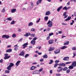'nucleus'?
<instances>
[{"mask_svg":"<svg viewBox=\"0 0 76 76\" xmlns=\"http://www.w3.org/2000/svg\"><path fill=\"white\" fill-rule=\"evenodd\" d=\"M15 21L14 20H13L12 21V22L10 23L11 24V25H13V24H15Z\"/></svg>","mask_w":76,"mask_h":76,"instance_id":"35","label":"nucleus"},{"mask_svg":"<svg viewBox=\"0 0 76 76\" xmlns=\"http://www.w3.org/2000/svg\"><path fill=\"white\" fill-rule=\"evenodd\" d=\"M43 58H48V56H47V55L45 54L43 55Z\"/></svg>","mask_w":76,"mask_h":76,"instance_id":"21","label":"nucleus"},{"mask_svg":"<svg viewBox=\"0 0 76 76\" xmlns=\"http://www.w3.org/2000/svg\"><path fill=\"white\" fill-rule=\"evenodd\" d=\"M59 62H60V61L58 60H56L55 61V63H59Z\"/></svg>","mask_w":76,"mask_h":76,"instance_id":"48","label":"nucleus"},{"mask_svg":"<svg viewBox=\"0 0 76 76\" xmlns=\"http://www.w3.org/2000/svg\"><path fill=\"white\" fill-rule=\"evenodd\" d=\"M63 60L64 61H68L69 60V57H65L63 59Z\"/></svg>","mask_w":76,"mask_h":76,"instance_id":"7","label":"nucleus"},{"mask_svg":"<svg viewBox=\"0 0 76 76\" xmlns=\"http://www.w3.org/2000/svg\"><path fill=\"white\" fill-rule=\"evenodd\" d=\"M70 69H69L66 70V73H70Z\"/></svg>","mask_w":76,"mask_h":76,"instance_id":"40","label":"nucleus"},{"mask_svg":"<svg viewBox=\"0 0 76 76\" xmlns=\"http://www.w3.org/2000/svg\"><path fill=\"white\" fill-rule=\"evenodd\" d=\"M10 57V56H5L4 57V59L5 60H7V59H8Z\"/></svg>","mask_w":76,"mask_h":76,"instance_id":"19","label":"nucleus"},{"mask_svg":"<svg viewBox=\"0 0 76 76\" xmlns=\"http://www.w3.org/2000/svg\"><path fill=\"white\" fill-rule=\"evenodd\" d=\"M16 9H13L11 10V12L12 13H15L16 12Z\"/></svg>","mask_w":76,"mask_h":76,"instance_id":"20","label":"nucleus"},{"mask_svg":"<svg viewBox=\"0 0 76 76\" xmlns=\"http://www.w3.org/2000/svg\"><path fill=\"white\" fill-rule=\"evenodd\" d=\"M36 31V29L34 28H32L31 30V31H32V32H35Z\"/></svg>","mask_w":76,"mask_h":76,"instance_id":"29","label":"nucleus"},{"mask_svg":"<svg viewBox=\"0 0 76 76\" xmlns=\"http://www.w3.org/2000/svg\"><path fill=\"white\" fill-rule=\"evenodd\" d=\"M24 36H25L26 37H28V36H29V34H28V33H26V34L24 35Z\"/></svg>","mask_w":76,"mask_h":76,"instance_id":"44","label":"nucleus"},{"mask_svg":"<svg viewBox=\"0 0 76 76\" xmlns=\"http://www.w3.org/2000/svg\"><path fill=\"white\" fill-rule=\"evenodd\" d=\"M12 51V50L11 49L7 50L6 51V53H11Z\"/></svg>","mask_w":76,"mask_h":76,"instance_id":"12","label":"nucleus"},{"mask_svg":"<svg viewBox=\"0 0 76 76\" xmlns=\"http://www.w3.org/2000/svg\"><path fill=\"white\" fill-rule=\"evenodd\" d=\"M18 32H21V29H20V28H19L18 29Z\"/></svg>","mask_w":76,"mask_h":76,"instance_id":"63","label":"nucleus"},{"mask_svg":"<svg viewBox=\"0 0 76 76\" xmlns=\"http://www.w3.org/2000/svg\"><path fill=\"white\" fill-rule=\"evenodd\" d=\"M58 64H55L54 66V67H56L57 66H58Z\"/></svg>","mask_w":76,"mask_h":76,"instance_id":"45","label":"nucleus"},{"mask_svg":"<svg viewBox=\"0 0 76 76\" xmlns=\"http://www.w3.org/2000/svg\"><path fill=\"white\" fill-rule=\"evenodd\" d=\"M40 20H41V19L39 18V19L36 21V23H38L39 21H40Z\"/></svg>","mask_w":76,"mask_h":76,"instance_id":"51","label":"nucleus"},{"mask_svg":"<svg viewBox=\"0 0 76 76\" xmlns=\"http://www.w3.org/2000/svg\"><path fill=\"white\" fill-rule=\"evenodd\" d=\"M42 0H39L37 2V4H39V3H41Z\"/></svg>","mask_w":76,"mask_h":76,"instance_id":"23","label":"nucleus"},{"mask_svg":"<svg viewBox=\"0 0 76 76\" xmlns=\"http://www.w3.org/2000/svg\"><path fill=\"white\" fill-rule=\"evenodd\" d=\"M43 61H44V59L43 58H42L40 60V62H42Z\"/></svg>","mask_w":76,"mask_h":76,"instance_id":"52","label":"nucleus"},{"mask_svg":"<svg viewBox=\"0 0 76 76\" xmlns=\"http://www.w3.org/2000/svg\"><path fill=\"white\" fill-rule=\"evenodd\" d=\"M71 7H68L67 8L66 7V11H67V10H69V9H70Z\"/></svg>","mask_w":76,"mask_h":76,"instance_id":"53","label":"nucleus"},{"mask_svg":"<svg viewBox=\"0 0 76 76\" xmlns=\"http://www.w3.org/2000/svg\"><path fill=\"white\" fill-rule=\"evenodd\" d=\"M5 9H6V7H4L3 9L2 10L1 12H2V13H4V12H5Z\"/></svg>","mask_w":76,"mask_h":76,"instance_id":"34","label":"nucleus"},{"mask_svg":"<svg viewBox=\"0 0 76 76\" xmlns=\"http://www.w3.org/2000/svg\"><path fill=\"white\" fill-rule=\"evenodd\" d=\"M66 7L65 6L62 9L63 10H65L66 11Z\"/></svg>","mask_w":76,"mask_h":76,"instance_id":"50","label":"nucleus"},{"mask_svg":"<svg viewBox=\"0 0 76 76\" xmlns=\"http://www.w3.org/2000/svg\"><path fill=\"white\" fill-rule=\"evenodd\" d=\"M12 38H15V37H16V35L15 34H12Z\"/></svg>","mask_w":76,"mask_h":76,"instance_id":"36","label":"nucleus"},{"mask_svg":"<svg viewBox=\"0 0 76 76\" xmlns=\"http://www.w3.org/2000/svg\"><path fill=\"white\" fill-rule=\"evenodd\" d=\"M54 35V34L53 33H50L49 34V36H51V35Z\"/></svg>","mask_w":76,"mask_h":76,"instance_id":"46","label":"nucleus"},{"mask_svg":"<svg viewBox=\"0 0 76 76\" xmlns=\"http://www.w3.org/2000/svg\"><path fill=\"white\" fill-rule=\"evenodd\" d=\"M72 66H73L74 67H76V61H75L72 63Z\"/></svg>","mask_w":76,"mask_h":76,"instance_id":"14","label":"nucleus"},{"mask_svg":"<svg viewBox=\"0 0 76 76\" xmlns=\"http://www.w3.org/2000/svg\"><path fill=\"white\" fill-rule=\"evenodd\" d=\"M47 25H48V26L49 28H51L53 26V22L51 21L50 20H49L48 23H47Z\"/></svg>","mask_w":76,"mask_h":76,"instance_id":"1","label":"nucleus"},{"mask_svg":"<svg viewBox=\"0 0 76 76\" xmlns=\"http://www.w3.org/2000/svg\"><path fill=\"white\" fill-rule=\"evenodd\" d=\"M54 49H55V48L50 47L48 51H51L54 50Z\"/></svg>","mask_w":76,"mask_h":76,"instance_id":"8","label":"nucleus"},{"mask_svg":"<svg viewBox=\"0 0 76 76\" xmlns=\"http://www.w3.org/2000/svg\"><path fill=\"white\" fill-rule=\"evenodd\" d=\"M68 68L67 67H65L63 69V71H66V70H67Z\"/></svg>","mask_w":76,"mask_h":76,"instance_id":"33","label":"nucleus"},{"mask_svg":"<svg viewBox=\"0 0 76 76\" xmlns=\"http://www.w3.org/2000/svg\"><path fill=\"white\" fill-rule=\"evenodd\" d=\"M35 69H36V66H32L30 68V70H34Z\"/></svg>","mask_w":76,"mask_h":76,"instance_id":"16","label":"nucleus"},{"mask_svg":"<svg viewBox=\"0 0 76 76\" xmlns=\"http://www.w3.org/2000/svg\"><path fill=\"white\" fill-rule=\"evenodd\" d=\"M72 63V61L68 62H66L65 64H70V63Z\"/></svg>","mask_w":76,"mask_h":76,"instance_id":"42","label":"nucleus"},{"mask_svg":"<svg viewBox=\"0 0 76 76\" xmlns=\"http://www.w3.org/2000/svg\"><path fill=\"white\" fill-rule=\"evenodd\" d=\"M35 72L37 74H39V71H36Z\"/></svg>","mask_w":76,"mask_h":76,"instance_id":"47","label":"nucleus"},{"mask_svg":"<svg viewBox=\"0 0 76 76\" xmlns=\"http://www.w3.org/2000/svg\"><path fill=\"white\" fill-rule=\"evenodd\" d=\"M21 62V61H18L15 64V65H16V66H18L19 65V64Z\"/></svg>","mask_w":76,"mask_h":76,"instance_id":"9","label":"nucleus"},{"mask_svg":"<svg viewBox=\"0 0 76 76\" xmlns=\"http://www.w3.org/2000/svg\"><path fill=\"white\" fill-rule=\"evenodd\" d=\"M50 62L49 63V64H52L53 62V60H50Z\"/></svg>","mask_w":76,"mask_h":76,"instance_id":"39","label":"nucleus"},{"mask_svg":"<svg viewBox=\"0 0 76 76\" xmlns=\"http://www.w3.org/2000/svg\"><path fill=\"white\" fill-rule=\"evenodd\" d=\"M31 43L33 45H35V41L34 40H32L31 42Z\"/></svg>","mask_w":76,"mask_h":76,"instance_id":"22","label":"nucleus"},{"mask_svg":"<svg viewBox=\"0 0 76 76\" xmlns=\"http://www.w3.org/2000/svg\"><path fill=\"white\" fill-rule=\"evenodd\" d=\"M48 17L46 16L45 17L44 19L45 20H46V21H47V20H48Z\"/></svg>","mask_w":76,"mask_h":76,"instance_id":"28","label":"nucleus"},{"mask_svg":"<svg viewBox=\"0 0 76 76\" xmlns=\"http://www.w3.org/2000/svg\"><path fill=\"white\" fill-rule=\"evenodd\" d=\"M67 48V47L66 46H64L62 47H61L60 48L61 50H64L65 49H66V48Z\"/></svg>","mask_w":76,"mask_h":76,"instance_id":"13","label":"nucleus"},{"mask_svg":"<svg viewBox=\"0 0 76 76\" xmlns=\"http://www.w3.org/2000/svg\"><path fill=\"white\" fill-rule=\"evenodd\" d=\"M62 25H67V24H66L64 23H62Z\"/></svg>","mask_w":76,"mask_h":76,"instance_id":"58","label":"nucleus"},{"mask_svg":"<svg viewBox=\"0 0 76 76\" xmlns=\"http://www.w3.org/2000/svg\"><path fill=\"white\" fill-rule=\"evenodd\" d=\"M50 15V11H48L46 12L45 13V15L46 16H48V15Z\"/></svg>","mask_w":76,"mask_h":76,"instance_id":"15","label":"nucleus"},{"mask_svg":"<svg viewBox=\"0 0 76 76\" xmlns=\"http://www.w3.org/2000/svg\"><path fill=\"white\" fill-rule=\"evenodd\" d=\"M5 73H10V71L9 70H6L5 71Z\"/></svg>","mask_w":76,"mask_h":76,"instance_id":"30","label":"nucleus"},{"mask_svg":"<svg viewBox=\"0 0 76 76\" xmlns=\"http://www.w3.org/2000/svg\"><path fill=\"white\" fill-rule=\"evenodd\" d=\"M50 74H52L53 73V70H50Z\"/></svg>","mask_w":76,"mask_h":76,"instance_id":"59","label":"nucleus"},{"mask_svg":"<svg viewBox=\"0 0 76 76\" xmlns=\"http://www.w3.org/2000/svg\"><path fill=\"white\" fill-rule=\"evenodd\" d=\"M28 42L24 43V44L23 45V48L24 49V48L28 46Z\"/></svg>","mask_w":76,"mask_h":76,"instance_id":"5","label":"nucleus"},{"mask_svg":"<svg viewBox=\"0 0 76 76\" xmlns=\"http://www.w3.org/2000/svg\"><path fill=\"white\" fill-rule=\"evenodd\" d=\"M61 74H60L59 73H57L56 75V76H60L61 75Z\"/></svg>","mask_w":76,"mask_h":76,"instance_id":"49","label":"nucleus"},{"mask_svg":"<svg viewBox=\"0 0 76 76\" xmlns=\"http://www.w3.org/2000/svg\"><path fill=\"white\" fill-rule=\"evenodd\" d=\"M75 56H76V53L73 52V57H75Z\"/></svg>","mask_w":76,"mask_h":76,"instance_id":"57","label":"nucleus"},{"mask_svg":"<svg viewBox=\"0 0 76 76\" xmlns=\"http://www.w3.org/2000/svg\"><path fill=\"white\" fill-rule=\"evenodd\" d=\"M9 37H10L9 36L7 35H4L2 36V38H6L7 39H8V38H9Z\"/></svg>","mask_w":76,"mask_h":76,"instance_id":"6","label":"nucleus"},{"mask_svg":"<svg viewBox=\"0 0 76 76\" xmlns=\"http://www.w3.org/2000/svg\"><path fill=\"white\" fill-rule=\"evenodd\" d=\"M61 9H62V7L61 6L57 9V12H59Z\"/></svg>","mask_w":76,"mask_h":76,"instance_id":"17","label":"nucleus"},{"mask_svg":"<svg viewBox=\"0 0 76 76\" xmlns=\"http://www.w3.org/2000/svg\"><path fill=\"white\" fill-rule=\"evenodd\" d=\"M33 23L31 22L28 25V26H31L32 25H33Z\"/></svg>","mask_w":76,"mask_h":76,"instance_id":"25","label":"nucleus"},{"mask_svg":"<svg viewBox=\"0 0 76 76\" xmlns=\"http://www.w3.org/2000/svg\"><path fill=\"white\" fill-rule=\"evenodd\" d=\"M11 67H11V66H9V65L7 67V70H11Z\"/></svg>","mask_w":76,"mask_h":76,"instance_id":"26","label":"nucleus"},{"mask_svg":"<svg viewBox=\"0 0 76 76\" xmlns=\"http://www.w3.org/2000/svg\"><path fill=\"white\" fill-rule=\"evenodd\" d=\"M14 50L15 51H17L18 50V46L14 48Z\"/></svg>","mask_w":76,"mask_h":76,"instance_id":"38","label":"nucleus"},{"mask_svg":"<svg viewBox=\"0 0 76 76\" xmlns=\"http://www.w3.org/2000/svg\"><path fill=\"white\" fill-rule=\"evenodd\" d=\"M24 54H25V51H23L21 52L19 54V56L24 57Z\"/></svg>","mask_w":76,"mask_h":76,"instance_id":"2","label":"nucleus"},{"mask_svg":"<svg viewBox=\"0 0 76 76\" xmlns=\"http://www.w3.org/2000/svg\"><path fill=\"white\" fill-rule=\"evenodd\" d=\"M7 20H8L10 21L12 20V19L11 17H9L7 18Z\"/></svg>","mask_w":76,"mask_h":76,"instance_id":"37","label":"nucleus"},{"mask_svg":"<svg viewBox=\"0 0 76 76\" xmlns=\"http://www.w3.org/2000/svg\"><path fill=\"white\" fill-rule=\"evenodd\" d=\"M71 19V17L68 16L67 19L65 20V21H67L68 20H70Z\"/></svg>","mask_w":76,"mask_h":76,"instance_id":"18","label":"nucleus"},{"mask_svg":"<svg viewBox=\"0 0 76 76\" xmlns=\"http://www.w3.org/2000/svg\"><path fill=\"white\" fill-rule=\"evenodd\" d=\"M42 70H43V68H42L40 69L39 70L40 72H41V71H42Z\"/></svg>","mask_w":76,"mask_h":76,"instance_id":"62","label":"nucleus"},{"mask_svg":"<svg viewBox=\"0 0 76 76\" xmlns=\"http://www.w3.org/2000/svg\"><path fill=\"white\" fill-rule=\"evenodd\" d=\"M58 66H63V67H65L66 66V64L64 63H60L58 64Z\"/></svg>","mask_w":76,"mask_h":76,"instance_id":"11","label":"nucleus"},{"mask_svg":"<svg viewBox=\"0 0 76 76\" xmlns=\"http://www.w3.org/2000/svg\"><path fill=\"white\" fill-rule=\"evenodd\" d=\"M3 60L2 59H1L0 60V63H3Z\"/></svg>","mask_w":76,"mask_h":76,"instance_id":"61","label":"nucleus"},{"mask_svg":"<svg viewBox=\"0 0 76 76\" xmlns=\"http://www.w3.org/2000/svg\"><path fill=\"white\" fill-rule=\"evenodd\" d=\"M60 49H58L55 50L54 51V53L55 54H57L60 53Z\"/></svg>","mask_w":76,"mask_h":76,"instance_id":"3","label":"nucleus"},{"mask_svg":"<svg viewBox=\"0 0 76 76\" xmlns=\"http://www.w3.org/2000/svg\"><path fill=\"white\" fill-rule=\"evenodd\" d=\"M29 56V54H26L25 56V58H27V57H28Z\"/></svg>","mask_w":76,"mask_h":76,"instance_id":"41","label":"nucleus"},{"mask_svg":"<svg viewBox=\"0 0 76 76\" xmlns=\"http://www.w3.org/2000/svg\"><path fill=\"white\" fill-rule=\"evenodd\" d=\"M72 50H76V47H73L72 48Z\"/></svg>","mask_w":76,"mask_h":76,"instance_id":"31","label":"nucleus"},{"mask_svg":"<svg viewBox=\"0 0 76 76\" xmlns=\"http://www.w3.org/2000/svg\"><path fill=\"white\" fill-rule=\"evenodd\" d=\"M38 64V63L37 62H34L32 63V64Z\"/></svg>","mask_w":76,"mask_h":76,"instance_id":"60","label":"nucleus"},{"mask_svg":"<svg viewBox=\"0 0 76 76\" xmlns=\"http://www.w3.org/2000/svg\"><path fill=\"white\" fill-rule=\"evenodd\" d=\"M33 40H36L37 39V37H34L33 39Z\"/></svg>","mask_w":76,"mask_h":76,"instance_id":"56","label":"nucleus"},{"mask_svg":"<svg viewBox=\"0 0 76 76\" xmlns=\"http://www.w3.org/2000/svg\"><path fill=\"white\" fill-rule=\"evenodd\" d=\"M31 7H34V4H33V3H31Z\"/></svg>","mask_w":76,"mask_h":76,"instance_id":"55","label":"nucleus"},{"mask_svg":"<svg viewBox=\"0 0 76 76\" xmlns=\"http://www.w3.org/2000/svg\"><path fill=\"white\" fill-rule=\"evenodd\" d=\"M58 34H62V31H58Z\"/></svg>","mask_w":76,"mask_h":76,"instance_id":"64","label":"nucleus"},{"mask_svg":"<svg viewBox=\"0 0 76 76\" xmlns=\"http://www.w3.org/2000/svg\"><path fill=\"white\" fill-rule=\"evenodd\" d=\"M29 34V35H31V37H35V34H30V33H28Z\"/></svg>","mask_w":76,"mask_h":76,"instance_id":"24","label":"nucleus"},{"mask_svg":"<svg viewBox=\"0 0 76 76\" xmlns=\"http://www.w3.org/2000/svg\"><path fill=\"white\" fill-rule=\"evenodd\" d=\"M74 67L72 65H71L69 66V69H72Z\"/></svg>","mask_w":76,"mask_h":76,"instance_id":"32","label":"nucleus"},{"mask_svg":"<svg viewBox=\"0 0 76 76\" xmlns=\"http://www.w3.org/2000/svg\"><path fill=\"white\" fill-rule=\"evenodd\" d=\"M66 15H67V12L66 11L64 13L63 16H66Z\"/></svg>","mask_w":76,"mask_h":76,"instance_id":"43","label":"nucleus"},{"mask_svg":"<svg viewBox=\"0 0 76 76\" xmlns=\"http://www.w3.org/2000/svg\"><path fill=\"white\" fill-rule=\"evenodd\" d=\"M9 66H10V67H13V66H14V64H13L12 63H10V65H9Z\"/></svg>","mask_w":76,"mask_h":76,"instance_id":"27","label":"nucleus"},{"mask_svg":"<svg viewBox=\"0 0 76 76\" xmlns=\"http://www.w3.org/2000/svg\"><path fill=\"white\" fill-rule=\"evenodd\" d=\"M50 36H48V37H47L46 39H47V40H48V39H50Z\"/></svg>","mask_w":76,"mask_h":76,"instance_id":"54","label":"nucleus"},{"mask_svg":"<svg viewBox=\"0 0 76 76\" xmlns=\"http://www.w3.org/2000/svg\"><path fill=\"white\" fill-rule=\"evenodd\" d=\"M58 69H58L57 70V72H60L62 71V70H63V68H61V66H59L58 67Z\"/></svg>","mask_w":76,"mask_h":76,"instance_id":"4","label":"nucleus"},{"mask_svg":"<svg viewBox=\"0 0 76 76\" xmlns=\"http://www.w3.org/2000/svg\"><path fill=\"white\" fill-rule=\"evenodd\" d=\"M54 43V40H50L49 41V44H52Z\"/></svg>","mask_w":76,"mask_h":76,"instance_id":"10","label":"nucleus"}]
</instances>
